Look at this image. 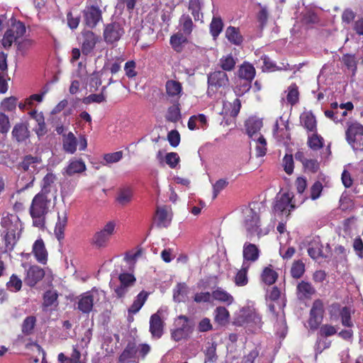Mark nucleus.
I'll return each mask as SVG.
<instances>
[{
    "label": "nucleus",
    "instance_id": "obj_44",
    "mask_svg": "<svg viewBox=\"0 0 363 363\" xmlns=\"http://www.w3.org/2000/svg\"><path fill=\"white\" fill-rule=\"evenodd\" d=\"M223 26L224 24L220 17H213L209 28L210 33L214 40H216L222 32Z\"/></svg>",
    "mask_w": 363,
    "mask_h": 363
},
{
    "label": "nucleus",
    "instance_id": "obj_53",
    "mask_svg": "<svg viewBox=\"0 0 363 363\" xmlns=\"http://www.w3.org/2000/svg\"><path fill=\"white\" fill-rule=\"evenodd\" d=\"M262 59L263 60L264 67L269 72H274L276 70H282V69H284V70L291 69L289 64H286V65L282 64L283 67H277L276 65V64L271 60V58L267 55H264L262 57Z\"/></svg>",
    "mask_w": 363,
    "mask_h": 363
},
{
    "label": "nucleus",
    "instance_id": "obj_9",
    "mask_svg": "<svg viewBox=\"0 0 363 363\" xmlns=\"http://www.w3.org/2000/svg\"><path fill=\"white\" fill-rule=\"evenodd\" d=\"M125 31L123 27L119 22H111L104 26L103 37L108 44H113L118 41Z\"/></svg>",
    "mask_w": 363,
    "mask_h": 363
},
{
    "label": "nucleus",
    "instance_id": "obj_3",
    "mask_svg": "<svg viewBox=\"0 0 363 363\" xmlns=\"http://www.w3.org/2000/svg\"><path fill=\"white\" fill-rule=\"evenodd\" d=\"M18 220V218L13 214H8L1 218V224L2 227L6 228V232L4 236L6 251H12L17 242L16 229L13 228V222H17Z\"/></svg>",
    "mask_w": 363,
    "mask_h": 363
},
{
    "label": "nucleus",
    "instance_id": "obj_18",
    "mask_svg": "<svg viewBox=\"0 0 363 363\" xmlns=\"http://www.w3.org/2000/svg\"><path fill=\"white\" fill-rule=\"evenodd\" d=\"M58 297L59 294L55 289H49L45 291L43 296V310L56 308L59 305Z\"/></svg>",
    "mask_w": 363,
    "mask_h": 363
},
{
    "label": "nucleus",
    "instance_id": "obj_28",
    "mask_svg": "<svg viewBox=\"0 0 363 363\" xmlns=\"http://www.w3.org/2000/svg\"><path fill=\"white\" fill-rule=\"evenodd\" d=\"M256 74L255 68L249 62H245L239 67L238 75V77L242 79L252 81L254 79Z\"/></svg>",
    "mask_w": 363,
    "mask_h": 363
},
{
    "label": "nucleus",
    "instance_id": "obj_43",
    "mask_svg": "<svg viewBox=\"0 0 363 363\" xmlns=\"http://www.w3.org/2000/svg\"><path fill=\"white\" fill-rule=\"evenodd\" d=\"M172 48L177 52L183 50V44L187 43V38L182 33H176L171 36L169 40Z\"/></svg>",
    "mask_w": 363,
    "mask_h": 363
},
{
    "label": "nucleus",
    "instance_id": "obj_26",
    "mask_svg": "<svg viewBox=\"0 0 363 363\" xmlns=\"http://www.w3.org/2000/svg\"><path fill=\"white\" fill-rule=\"evenodd\" d=\"M262 121L257 118H249L245 123L246 131L248 136L253 140L257 138L259 135V131L262 128Z\"/></svg>",
    "mask_w": 363,
    "mask_h": 363
},
{
    "label": "nucleus",
    "instance_id": "obj_22",
    "mask_svg": "<svg viewBox=\"0 0 363 363\" xmlns=\"http://www.w3.org/2000/svg\"><path fill=\"white\" fill-rule=\"evenodd\" d=\"M296 292L299 299H311L316 290L310 282L301 281L296 286Z\"/></svg>",
    "mask_w": 363,
    "mask_h": 363
},
{
    "label": "nucleus",
    "instance_id": "obj_45",
    "mask_svg": "<svg viewBox=\"0 0 363 363\" xmlns=\"http://www.w3.org/2000/svg\"><path fill=\"white\" fill-rule=\"evenodd\" d=\"M252 81L239 78L234 88V92L236 96H241L248 92L252 87Z\"/></svg>",
    "mask_w": 363,
    "mask_h": 363
},
{
    "label": "nucleus",
    "instance_id": "obj_20",
    "mask_svg": "<svg viewBox=\"0 0 363 363\" xmlns=\"http://www.w3.org/2000/svg\"><path fill=\"white\" fill-rule=\"evenodd\" d=\"M32 252L39 263L46 264L48 261V252L42 238L35 241L33 245Z\"/></svg>",
    "mask_w": 363,
    "mask_h": 363
},
{
    "label": "nucleus",
    "instance_id": "obj_15",
    "mask_svg": "<svg viewBox=\"0 0 363 363\" xmlns=\"http://www.w3.org/2000/svg\"><path fill=\"white\" fill-rule=\"evenodd\" d=\"M82 35L83 38L82 43V52L83 55H88L94 49L99 38L91 30H84L82 33Z\"/></svg>",
    "mask_w": 363,
    "mask_h": 363
},
{
    "label": "nucleus",
    "instance_id": "obj_60",
    "mask_svg": "<svg viewBox=\"0 0 363 363\" xmlns=\"http://www.w3.org/2000/svg\"><path fill=\"white\" fill-rule=\"evenodd\" d=\"M34 44L35 41L33 40L26 38L18 43L17 50L22 55H25Z\"/></svg>",
    "mask_w": 363,
    "mask_h": 363
},
{
    "label": "nucleus",
    "instance_id": "obj_14",
    "mask_svg": "<svg viewBox=\"0 0 363 363\" xmlns=\"http://www.w3.org/2000/svg\"><path fill=\"white\" fill-rule=\"evenodd\" d=\"M45 277V271L43 268L32 265L27 270L24 278L25 283L30 287L35 286Z\"/></svg>",
    "mask_w": 363,
    "mask_h": 363
},
{
    "label": "nucleus",
    "instance_id": "obj_42",
    "mask_svg": "<svg viewBox=\"0 0 363 363\" xmlns=\"http://www.w3.org/2000/svg\"><path fill=\"white\" fill-rule=\"evenodd\" d=\"M173 104L168 108L165 118L169 122L177 123L181 118L180 104L179 102Z\"/></svg>",
    "mask_w": 363,
    "mask_h": 363
},
{
    "label": "nucleus",
    "instance_id": "obj_57",
    "mask_svg": "<svg viewBox=\"0 0 363 363\" xmlns=\"http://www.w3.org/2000/svg\"><path fill=\"white\" fill-rule=\"evenodd\" d=\"M305 272V264L301 260L295 261L291 268V275L294 279L301 278Z\"/></svg>",
    "mask_w": 363,
    "mask_h": 363
},
{
    "label": "nucleus",
    "instance_id": "obj_25",
    "mask_svg": "<svg viewBox=\"0 0 363 363\" xmlns=\"http://www.w3.org/2000/svg\"><path fill=\"white\" fill-rule=\"evenodd\" d=\"M242 255L244 262H256L259 257V250L255 244L245 242L243 245Z\"/></svg>",
    "mask_w": 363,
    "mask_h": 363
},
{
    "label": "nucleus",
    "instance_id": "obj_12",
    "mask_svg": "<svg viewBox=\"0 0 363 363\" xmlns=\"http://www.w3.org/2000/svg\"><path fill=\"white\" fill-rule=\"evenodd\" d=\"M178 318L183 320L184 323L180 327L171 330V337L176 342L187 339L193 331L192 327L188 324L189 320L187 316L180 315Z\"/></svg>",
    "mask_w": 363,
    "mask_h": 363
},
{
    "label": "nucleus",
    "instance_id": "obj_2",
    "mask_svg": "<svg viewBox=\"0 0 363 363\" xmlns=\"http://www.w3.org/2000/svg\"><path fill=\"white\" fill-rule=\"evenodd\" d=\"M347 142L354 150H363V125L358 122L350 123L345 131Z\"/></svg>",
    "mask_w": 363,
    "mask_h": 363
},
{
    "label": "nucleus",
    "instance_id": "obj_52",
    "mask_svg": "<svg viewBox=\"0 0 363 363\" xmlns=\"http://www.w3.org/2000/svg\"><path fill=\"white\" fill-rule=\"evenodd\" d=\"M318 328V336L320 338H327L337 333L335 326L330 324H323Z\"/></svg>",
    "mask_w": 363,
    "mask_h": 363
},
{
    "label": "nucleus",
    "instance_id": "obj_56",
    "mask_svg": "<svg viewBox=\"0 0 363 363\" xmlns=\"http://www.w3.org/2000/svg\"><path fill=\"white\" fill-rule=\"evenodd\" d=\"M9 30L16 37L17 39L23 36L26 31L24 23L20 21H15L12 23Z\"/></svg>",
    "mask_w": 363,
    "mask_h": 363
},
{
    "label": "nucleus",
    "instance_id": "obj_11",
    "mask_svg": "<svg viewBox=\"0 0 363 363\" xmlns=\"http://www.w3.org/2000/svg\"><path fill=\"white\" fill-rule=\"evenodd\" d=\"M165 92L172 103L179 102L183 94V86L177 80L168 79L165 83Z\"/></svg>",
    "mask_w": 363,
    "mask_h": 363
},
{
    "label": "nucleus",
    "instance_id": "obj_61",
    "mask_svg": "<svg viewBox=\"0 0 363 363\" xmlns=\"http://www.w3.org/2000/svg\"><path fill=\"white\" fill-rule=\"evenodd\" d=\"M120 283L123 286L130 288L133 286L136 281V279L133 274L130 273H121L118 276Z\"/></svg>",
    "mask_w": 363,
    "mask_h": 363
},
{
    "label": "nucleus",
    "instance_id": "obj_17",
    "mask_svg": "<svg viewBox=\"0 0 363 363\" xmlns=\"http://www.w3.org/2000/svg\"><path fill=\"white\" fill-rule=\"evenodd\" d=\"M164 326V323L157 313L151 315L150 319V332L153 338L160 339L162 336Z\"/></svg>",
    "mask_w": 363,
    "mask_h": 363
},
{
    "label": "nucleus",
    "instance_id": "obj_27",
    "mask_svg": "<svg viewBox=\"0 0 363 363\" xmlns=\"http://www.w3.org/2000/svg\"><path fill=\"white\" fill-rule=\"evenodd\" d=\"M133 196V189L129 186H124L118 190L116 201L120 205L125 206L131 202Z\"/></svg>",
    "mask_w": 363,
    "mask_h": 363
},
{
    "label": "nucleus",
    "instance_id": "obj_55",
    "mask_svg": "<svg viewBox=\"0 0 363 363\" xmlns=\"http://www.w3.org/2000/svg\"><path fill=\"white\" fill-rule=\"evenodd\" d=\"M36 323V318L34 316H28L26 317L22 324V333L25 335H31L33 332V329L35 328Z\"/></svg>",
    "mask_w": 363,
    "mask_h": 363
},
{
    "label": "nucleus",
    "instance_id": "obj_40",
    "mask_svg": "<svg viewBox=\"0 0 363 363\" xmlns=\"http://www.w3.org/2000/svg\"><path fill=\"white\" fill-rule=\"evenodd\" d=\"M307 145L311 150L317 151L323 147L324 139L317 132H313V134L308 137Z\"/></svg>",
    "mask_w": 363,
    "mask_h": 363
},
{
    "label": "nucleus",
    "instance_id": "obj_41",
    "mask_svg": "<svg viewBox=\"0 0 363 363\" xmlns=\"http://www.w3.org/2000/svg\"><path fill=\"white\" fill-rule=\"evenodd\" d=\"M77 140L74 135L69 132L63 140V149L66 152L73 154L77 150Z\"/></svg>",
    "mask_w": 363,
    "mask_h": 363
},
{
    "label": "nucleus",
    "instance_id": "obj_46",
    "mask_svg": "<svg viewBox=\"0 0 363 363\" xmlns=\"http://www.w3.org/2000/svg\"><path fill=\"white\" fill-rule=\"evenodd\" d=\"M248 266H245V262L242 264V268L237 272L235 276L234 281L238 286H244L247 284V271Z\"/></svg>",
    "mask_w": 363,
    "mask_h": 363
},
{
    "label": "nucleus",
    "instance_id": "obj_59",
    "mask_svg": "<svg viewBox=\"0 0 363 363\" xmlns=\"http://www.w3.org/2000/svg\"><path fill=\"white\" fill-rule=\"evenodd\" d=\"M6 287L11 291H19L22 288V281L16 274L10 277L9 281L6 283Z\"/></svg>",
    "mask_w": 363,
    "mask_h": 363
},
{
    "label": "nucleus",
    "instance_id": "obj_30",
    "mask_svg": "<svg viewBox=\"0 0 363 363\" xmlns=\"http://www.w3.org/2000/svg\"><path fill=\"white\" fill-rule=\"evenodd\" d=\"M56 180L57 177L54 174L48 173L43 179L41 190L38 194L48 196V194L55 187Z\"/></svg>",
    "mask_w": 363,
    "mask_h": 363
},
{
    "label": "nucleus",
    "instance_id": "obj_29",
    "mask_svg": "<svg viewBox=\"0 0 363 363\" xmlns=\"http://www.w3.org/2000/svg\"><path fill=\"white\" fill-rule=\"evenodd\" d=\"M225 37L228 41L235 45H240L243 42V37L239 28L228 26L225 30Z\"/></svg>",
    "mask_w": 363,
    "mask_h": 363
},
{
    "label": "nucleus",
    "instance_id": "obj_31",
    "mask_svg": "<svg viewBox=\"0 0 363 363\" xmlns=\"http://www.w3.org/2000/svg\"><path fill=\"white\" fill-rule=\"evenodd\" d=\"M289 130V125H286L284 128H279L277 121L274 127L273 135L278 142L287 143L291 140Z\"/></svg>",
    "mask_w": 363,
    "mask_h": 363
},
{
    "label": "nucleus",
    "instance_id": "obj_23",
    "mask_svg": "<svg viewBox=\"0 0 363 363\" xmlns=\"http://www.w3.org/2000/svg\"><path fill=\"white\" fill-rule=\"evenodd\" d=\"M300 122L308 132H317V121L312 111H305L301 113Z\"/></svg>",
    "mask_w": 363,
    "mask_h": 363
},
{
    "label": "nucleus",
    "instance_id": "obj_48",
    "mask_svg": "<svg viewBox=\"0 0 363 363\" xmlns=\"http://www.w3.org/2000/svg\"><path fill=\"white\" fill-rule=\"evenodd\" d=\"M287 102L291 106H294L298 102L299 91L296 84L293 83L288 87V93L286 95Z\"/></svg>",
    "mask_w": 363,
    "mask_h": 363
},
{
    "label": "nucleus",
    "instance_id": "obj_24",
    "mask_svg": "<svg viewBox=\"0 0 363 363\" xmlns=\"http://www.w3.org/2000/svg\"><path fill=\"white\" fill-rule=\"evenodd\" d=\"M94 306V296L91 291L82 294L78 301L77 308L83 313H89L91 311Z\"/></svg>",
    "mask_w": 363,
    "mask_h": 363
},
{
    "label": "nucleus",
    "instance_id": "obj_32",
    "mask_svg": "<svg viewBox=\"0 0 363 363\" xmlns=\"http://www.w3.org/2000/svg\"><path fill=\"white\" fill-rule=\"evenodd\" d=\"M149 296V293L147 291L143 290L140 291L137 296L135 297V299L133 301V303L131 304L130 308H128V313L131 314H135L137 313L143 307V306L145 304V301L147 299V297Z\"/></svg>",
    "mask_w": 363,
    "mask_h": 363
},
{
    "label": "nucleus",
    "instance_id": "obj_63",
    "mask_svg": "<svg viewBox=\"0 0 363 363\" xmlns=\"http://www.w3.org/2000/svg\"><path fill=\"white\" fill-rule=\"evenodd\" d=\"M284 169L287 174H291L294 169V158L292 155H285L282 162Z\"/></svg>",
    "mask_w": 363,
    "mask_h": 363
},
{
    "label": "nucleus",
    "instance_id": "obj_47",
    "mask_svg": "<svg viewBox=\"0 0 363 363\" xmlns=\"http://www.w3.org/2000/svg\"><path fill=\"white\" fill-rule=\"evenodd\" d=\"M341 60L347 69L352 71L353 74L356 73L357 69V60L355 55L345 54L342 55Z\"/></svg>",
    "mask_w": 363,
    "mask_h": 363
},
{
    "label": "nucleus",
    "instance_id": "obj_39",
    "mask_svg": "<svg viewBox=\"0 0 363 363\" xmlns=\"http://www.w3.org/2000/svg\"><path fill=\"white\" fill-rule=\"evenodd\" d=\"M308 253L313 259H318L325 257L323 251V245L318 240H313L310 242Z\"/></svg>",
    "mask_w": 363,
    "mask_h": 363
},
{
    "label": "nucleus",
    "instance_id": "obj_5",
    "mask_svg": "<svg viewBox=\"0 0 363 363\" xmlns=\"http://www.w3.org/2000/svg\"><path fill=\"white\" fill-rule=\"evenodd\" d=\"M207 94L212 96L220 88H226L229 85V79L226 72L218 70L208 74Z\"/></svg>",
    "mask_w": 363,
    "mask_h": 363
},
{
    "label": "nucleus",
    "instance_id": "obj_8",
    "mask_svg": "<svg viewBox=\"0 0 363 363\" xmlns=\"http://www.w3.org/2000/svg\"><path fill=\"white\" fill-rule=\"evenodd\" d=\"M324 312L323 301L320 298L314 300L310 310L308 319L311 330H314L319 328L323 319Z\"/></svg>",
    "mask_w": 363,
    "mask_h": 363
},
{
    "label": "nucleus",
    "instance_id": "obj_10",
    "mask_svg": "<svg viewBox=\"0 0 363 363\" xmlns=\"http://www.w3.org/2000/svg\"><path fill=\"white\" fill-rule=\"evenodd\" d=\"M293 196L289 192L282 194L276 201L274 211L282 215L289 216L290 212L296 208L294 203H292Z\"/></svg>",
    "mask_w": 363,
    "mask_h": 363
},
{
    "label": "nucleus",
    "instance_id": "obj_7",
    "mask_svg": "<svg viewBox=\"0 0 363 363\" xmlns=\"http://www.w3.org/2000/svg\"><path fill=\"white\" fill-rule=\"evenodd\" d=\"M245 218L244 220V226L248 233V236L251 238L255 235L258 237L262 235L260 227V220L258 213L252 208H248L245 213Z\"/></svg>",
    "mask_w": 363,
    "mask_h": 363
},
{
    "label": "nucleus",
    "instance_id": "obj_6",
    "mask_svg": "<svg viewBox=\"0 0 363 363\" xmlns=\"http://www.w3.org/2000/svg\"><path fill=\"white\" fill-rule=\"evenodd\" d=\"M116 223L113 220L108 221L104 227L97 231L91 239V244L97 248L107 247L111 236L114 234Z\"/></svg>",
    "mask_w": 363,
    "mask_h": 363
},
{
    "label": "nucleus",
    "instance_id": "obj_38",
    "mask_svg": "<svg viewBox=\"0 0 363 363\" xmlns=\"http://www.w3.org/2000/svg\"><path fill=\"white\" fill-rule=\"evenodd\" d=\"M277 278L278 273L274 270L272 265L264 268L261 274V279L264 284L272 285L276 282Z\"/></svg>",
    "mask_w": 363,
    "mask_h": 363
},
{
    "label": "nucleus",
    "instance_id": "obj_21",
    "mask_svg": "<svg viewBox=\"0 0 363 363\" xmlns=\"http://www.w3.org/2000/svg\"><path fill=\"white\" fill-rule=\"evenodd\" d=\"M12 138L18 143H23L30 137V131L25 123H18L13 128Z\"/></svg>",
    "mask_w": 363,
    "mask_h": 363
},
{
    "label": "nucleus",
    "instance_id": "obj_33",
    "mask_svg": "<svg viewBox=\"0 0 363 363\" xmlns=\"http://www.w3.org/2000/svg\"><path fill=\"white\" fill-rule=\"evenodd\" d=\"M212 298L218 302L224 303L228 306L234 301L233 296L221 288H218L212 291Z\"/></svg>",
    "mask_w": 363,
    "mask_h": 363
},
{
    "label": "nucleus",
    "instance_id": "obj_36",
    "mask_svg": "<svg viewBox=\"0 0 363 363\" xmlns=\"http://www.w3.org/2000/svg\"><path fill=\"white\" fill-rule=\"evenodd\" d=\"M86 170L85 163L82 160H74L69 162L66 167L65 172L68 176L82 173Z\"/></svg>",
    "mask_w": 363,
    "mask_h": 363
},
{
    "label": "nucleus",
    "instance_id": "obj_62",
    "mask_svg": "<svg viewBox=\"0 0 363 363\" xmlns=\"http://www.w3.org/2000/svg\"><path fill=\"white\" fill-rule=\"evenodd\" d=\"M17 99L14 96H10L4 99L1 102L2 110L8 112L13 111L16 107Z\"/></svg>",
    "mask_w": 363,
    "mask_h": 363
},
{
    "label": "nucleus",
    "instance_id": "obj_50",
    "mask_svg": "<svg viewBox=\"0 0 363 363\" xmlns=\"http://www.w3.org/2000/svg\"><path fill=\"white\" fill-rule=\"evenodd\" d=\"M235 60L232 55H228L223 56L220 59L219 65L223 72H230L234 69L235 67Z\"/></svg>",
    "mask_w": 363,
    "mask_h": 363
},
{
    "label": "nucleus",
    "instance_id": "obj_4",
    "mask_svg": "<svg viewBox=\"0 0 363 363\" xmlns=\"http://www.w3.org/2000/svg\"><path fill=\"white\" fill-rule=\"evenodd\" d=\"M328 311L330 320H336L339 317H340L341 323L343 326L347 328H352L353 326L351 317V310L349 307H341L340 303L334 302L328 306Z\"/></svg>",
    "mask_w": 363,
    "mask_h": 363
},
{
    "label": "nucleus",
    "instance_id": "obj_49",
    "mask_svg": "<svg viewBox=\"0 0 363 363\" xmlns=\"http://www.w3.org/2000/svg\"><path fill=\"white\" fill-rule=\"evenodd\" d=\"M253 140L255 141L256 143V156L257 157L264 156L267 150L266 139L262 135H259L257 138H253Z\"/></svg>",
    "mask_w": 363,
    "mask_h": 363
},
{
    "label": "nucleus",
    "instance_id": "obj_54",
    "mask_svg": "<svg viewBox=\"0 0 363 363\" xmlns=\"http://www.w3.org/2000/svg\"><path fill=\"white\" fill-rule=\"evenodd\" d=\"M179 23L182 27V30L185 35H190L193 30L194 23L191 16L189 14H183L180 19Z\"/></svg>",
    "mask_w": 363,
    "mask_h": 363
},
{
    "label": "nucleus",
    "instance_id": "obj_35",
    "mask_svg": "<svg viewBox=\"0 0 363 363\" xmlns=\"http://www.w3.org/2000/svg\"><path fill=\"white\" fill-rule=\"evenodd\" d=\"M137 350L135 343L129 342L118 357L120 363H128L130 359L135 357Z\"/></svg>",
    "mask_w": 363,
    "mask_h": 363
},
{
    "label": "nucleus",
    "instance_id": "obj_37",
    "mask_svg": "<svg viewBox=\"0 0 363 363\" xmlns=\"http://www.w3.org/2000/svg\"><path fill=\"white\" fill-rule=\"evenodd\" d=\"M67 223V214L66 211H64L62 214L58 213L57 222L55 227V233L58 238L60 240L64 237L65 228Z\"/></svg>",
    "mask_w": 363,
    "mask_h": 363
},
{
    "label": "nucleus",
    "instance_id": "obj_19",
    "mask_svg": "<svg viewBox=\"0 0 363 363\" xmlns=\"http://www.w3.org/2000/svg\"><path fill=\"white\" fill-rule=\"evenodd\" d=\"M41 162V159L30 155H26L23 160L18 163V169L24 172H29L33 174L37 169V165Z\"/></svg>",
    "mask_w": 363,
    "mask_h": 363
},
{
    "label": "nucleus",
    "instance_id": "obj_1",
    "mask_svg": "<svg viewBox=\"0 0 363 363\" xmlns=\"http://www.w3.org/2000/svg\"><path fill=\"white\" fill-rule=\"evenodd\" d=\"M51 199L48 196L37 194L33 199L29 208V213L33 220V225L43 228L45 225L46 216L50 211Z\"/></svg>",
    "mask_w": 363,
    "mask_h": 363
},
{
    "label": "nucleus",
    "instance_id": "obj_13",
    "mask_svg": "<svg viewBox=\"0 0 363 363\" xmlns=\"http://www.w3.org/2000/svg\"><path fill=\"white\" fill-rule=\"evenodd\" d=\"M172 218L170 207L167 206L157 207L154 219L158 228H167L171 223Z\"/></svg>",
    "mask_w": 363,
    "mask_h": 363
},
{
    "label": "nucleus",
    "instance_id": "obj_51",
    "mask_svg": "<svg viewBox=\"0 0 363 363\" xmlns=\"http://www.w3.org/2000/svg\"><path fill=\"white\" fill-rule=\"evenodd\" d=\"M230 317L229 311L223 306H218L215 310L214 320L220 325H224Z\"/></svg>",
    "mask_w": 363,
    "mask_h": 363
},
{
    "label": "nucleus",
    "instance_id": "obj_58",
    "mask_svg": "<svg viewBox=\"0 0 363 363\" xmlns=\"http://www.w3.org/2000/svg\"><path fill=\"white\" fill-rule=\"evenodd\" d=\"M216 347L217 345L216 342L211 343V345L206 347V350L204 351L206 362H216L218 359V356L216 354Z\"/></svg>",
    "mask_w": 363,
    "mask_h": 363
},
{
    "label": "nucleus",
    "instance_id": "obj_64",
    "mask_svg": "<svg viewBox=\"0 0 363 363\" xmlns=\"http://www.w3.org/2000/svg\"><path fill=\"white\" fill-rule=\"evenodd\" d=\"M136 62L134 60H129L125 62L124 71L128 78L132 79L137 76L138 72L135 70Z\"/></svg>",
    "mask_w": 363,
    "mask_h": 363
},
{
    "label": "nucleus",
    "instance_id": "obj_34",
    "mask_svg": "<svg viewBox=\"0 0 363 363\" xmlns=\"http://www.w3.org/2000/svg\"><path fill=\"white\" fill-rule=\"evenodd\" d=\"M189 292V287L184 282L178 283L173 289V298L175 302L184 301Z\"/></svg>",
    "mask_w": 363,
    "mask_h": 363
},
{
    "label": "nucleus",
    "instance_id": "obj_16",
    "mask_svg": "<svg viewBox=\"0 0 363 363\" xmlns=\"http://www.w3.org/2000/svg\"><path fill=\"white\" fill-rule=\"evenodd\" d=\"M84 17L86 26L93 28L102 18L101 11L97 6H88L84 11Z\"/></svg>",
    "mask_w": 363,
    "mask_h": 363
}]
</instances>
